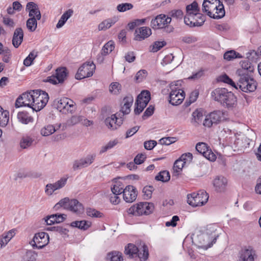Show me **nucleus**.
Instances as JSON below:
<instances>
[{"label":"nucleus","mask_w":261,"mask_h":261,"mask_svg":"<svg viewBox=\"0 0 261 261\" xmlns=\"http://www.w3.org/2000/svg\"><path fill=\"white\" fill-rule=\"evenodd\" d=\"M17 118L20 122L23 124H28L33 121V118L29 114L25 112H20L17 115Z\"/></svg>","instance_id":"58836bf2"},{"label":"nucleus","mask_w":261,"mask_h":261,"mask_svg":"<svg viewBox=\"0 0 261 261\" xmlns=\"http://www.w3.org/2000/svg\"><path fill=\"white\" fill-rule=\"evenodd\" d=\"M112 193L115 195H120L123 193V188L121 187L120 183H117L113 185L111 188Z\"/></svg>","instance_id":"bf43d9fd"},{"label":"nucleus","mask_w":261,"mask_h":261,"mask_svg":"<svg viewBox=\"0 0 261 261\" xmlns=\"http://www.w3.org/2000/svg\"><path fill=\"white\" fill-rule=\"evenodd\" d=\"M186 11L187 15H189L191 17H194V16L198 13L199 10L198 8V4L194 2L191 5H189L186 7Z\"/></svg>","instance_id":"f704fd0d"},{"label":"nucleus","mask_w":261,"mask_h":261,"mask_svg":"<svg viewBox=\"0 0 261 261\" xmlns=\"http://www.w3.org/2000/svg\"><path fill=\"white\" fill-rule=\"evenodd\" d=\"M195 21L194 25L195 27H201L204 23L205 20V16L200 13H197L194 16Z\"/></svg>","instance_id":"3c124183"},{"label":"nucleus","mask_w":261,"mask_h":261,"mask_svg":"<svg viewBox=\"0 0 261 261\" xmlns=\"http://www.w3.org/2000/svg\"><path fill=\"white\" fill-rule=\"evenodd\" d=\"M73 11L72 9H68L61 16L58 23L56 25V28L58 29L62 28L66 21L72 15Z\"/></svg>","instance_id":"7c9ffc66"},{"label":"nucleus","mask_w":261,"mask_h":261,"mask_svg":"<svg viewBox=\"0 0 261 261\" xmlns=\"http://www.w3.org/2000/svg\"><path fill=\"white\" fill-rule=\"evenodd\" d=\"M125 253L130 257H138L141 261H145L148 257L147 246L143 244L137 247L133 244H128L125 248Z\"/></svg>","instance_id":"7ed1b4c3"},{"label":"nucleus","mask_w":261,"mask_h":261,"mask_svg":"<svg viewBox=\"0 0 261 261\" xmlns=\"http://www.w3.org/2000/svg\"><path fill=\"white\" fill-rule=\"evenodd\" d=\"M107 259L110 261H123L122 254L119 251H112L107 254Z\"/></svg>","instance_id":"4c0bfd02"},{"label":"nucleus","mask_w":261,"mask_h":261,"mask_svg":"<svg viewBox=\"0 0 261 261\" xmlns=\"http://www.w3.org/2000/svg\"><path fill=\"white\" fill-rule=\"evenodd\" d=\"M23 31L21 28H16L13 33L12 44L15 48H18L23 41Z\"/></svg>","instance_id":"412c9836"},{"label":"nucleus","mask_w":261,"mask_h":261,"mask_svg":"<svg viewBox=\"0 0 261 261\" xmlns=\"http://www.w3.org/2000/svg\"><path fill=\"white\" fill-rule=\"evenodd\" d=\"M217 237L215 234L213 236H210L207 233L198 236L199 246L203 249H207L211 247L214 243H215Z\"/></svg>","instance_id":"2eb2a0df"},{"label":"nucleus","mask_w":261,"mask_h":261,"mask_svg":"<svg viewBox=\"0 0 261 261\" xmlns=\"http://www.w3.org/2000/svg\"><path fill=\"white\" fill-rule=\"evenodd\" d=\"M115 48L114 43L112 41L108 42L102 47L101 52L106 56L110 53Z\"/></svg>","instance_id":"a18cd8bd"},{"label":"nucleus","mask_w":261,"mask_h":261,"mask_svg":"<svg viewBox=\"0 0 261 261\" xmlns=\"http://www.w3.org/2000/svg\"><path fill=\"white\" fill-rule=\"evenodd\" d=\"M220 80L224 83L229 84L236 89H238L236 84L226 74H224L220 76Z\"/></svg>","instance_id":"680f3d73"},{"label":"nucleus","mask_w":261,"mask_h":261,"mask_svg":"<svg viewBox=\"0 0 261 261\" xmlns=\"http://www.w3.org/2000/svg\"><path fill=\"white\" fill-rule=\"evenodd\" d=\"M68 178V176L66 175L53 184H47L45 186V193L47 195H51L56 191L63 188L66 185Z\"/></svg>","instance_id":"9b49d317"},{"label":"nucleus","mask_w":261,"mask_h":261,"mask_svg":"<svg viewBox=\"0 0 261 261\" xmlns=\"http://www.w3.org/2000/svg\"><path fill=\"white\" fill-rule=\"evenodd\" d=\"M9 120V113L0 107V126H6Z\"/></svg>","instance_id":"72a5a7b5"},{"label":"nucleus","mask_w":261,"mask_h":261,"mask_svg":"<svg viewBox=\"0 0 261 261\" xmlns=\"http://www.w3.org/2000/svg\"><path fill=\"white\" fill-rule=\"evenodd\" d=\"M55 75L48 77L47 82L53 84L62 83L67 76V70L65 67L58 68L56 69Z\"/></svg>","instance_id":"4468645a"},{"label":"nucleus","mask_w":261,"mask_h":261,"mask_svg":"<svg viewBox=\"0 0 261 261\" xmlns=\"http://www.w3.org/2000/svg\"><path fill=\"white\" fill-rule=\"evenodd\" d=\"M26 10L29 12V16L30 18L35 17L40 20L41 17L40 11L37 4L33 2H29L27 5Z\"/></svg>","instance_id":"4be33fe9"},{"label":"nucleus","mask_w":261,"mask_h":261,"mask_svg":"<svg viewBox=\"0 0 261 261\" xmlns=\"http://www.w3.org/2000/svg\"><path fill=\"white\" fill-rule=\"evenodd\" d=\"M34 98L33 100L32 109L36 112L40 111L48 102V94L40 90H33Z\"/></svg>","instance_id":"20e7f679"},{"label":"nucleus","mask_w":261,"mask_h":261,"mask_svg":"<svg viewBox=\"0 0 261 261\" xmlns=\"http://www.w3.org/2000/svg\"><path fill=\"white\" fill-rule=\"evenodd\" d=\"M208 199V195L204 191L187 195V202L193 207L201 206L207 202Z\"/></svg>","instance_id":"423d86ee"},{"label":"nucleus","mask_w":261,"mask_h":261,"mask_svg":"<svg viewBox=\"0 0 261 261\" xmlns=\"http://www.w3.org/2000/svg\"><path fill=\"white\" fill-rule=\"evenodd\" d=\"M116 22L115 19L109 18L105 20L98 25V30H106L109 29L113 24Z\"/></svg>","instance_id":"ea45409f"},{"label":"nucleus","mask_w":261,"mask_h":261,"mask_svg":"<svg viewBox=\"0 0 261 261\" xmlns=\"http://www.w3.org/2000/svg\"><path fill=\"white\" fill-rule=\"evenodd\" d=\"M70 201H69L68 198H64L60 200V201L55 205V208L56 209H58L60 207H64L65 208L67 207V206L68 207V204Z\"/></svg>","instance_id":"0e129e2a"},{"label":"nucleus","mask_w":261,"mask_h":261,"mask_svg":"<svg viewBox=\"0 0 261 261\" xmlns=\"http://www.w3.org/2000/svg\"><path fill=\"white\" fill-rule=\"evenodd\" d=\"M141 98L144 99L143 102L148 103L150 100V94L149 91L147 90L142 91L137 97V99L139 100Z\"/></svg>","instance_id":"4d7b16f0"},{"label":"nucleus","mask_w":261,"mask_h":261,"mask_svg":"<svg viewBox=\"0 0 261 261\" xmlns=\"http://www.w3.org/2000/svg\"><path fill=\"white\" fill-rule=\"evenodd\" d=\"M95 69V65L93 62H86L79 68L75 77L77 80L90 77L93 75Z\"/></svg>","instance_id":"1a4fd4ad"},{"label":"nucleus","mask_w":261,"mask_h":261,"mask_svg":"<svg viewBox=\"0 0 261 261\" xmlns=\"http://www.w3.org/2000/svg\"><path fill=\"white\" fill-rule=\"evenodd\" d=\"M32 93L33 90L25 92L19 96L15 102L16 108H19L22 106H27L32 108L33 100L34 98V94H33Z\"/></svg>","instance_id":"f8f14e48"},{"label":"nucleus","mask_w":261,"mask_h":261,"mask_svg":"<svg viewBox=\"0 0 261 261\" xmlns=\"http://www.w3.org/2000/svg\"><path fill=\"white\" fill-rule=\"evenodd\" d=\"M243 71H237L238 75L237 87H239V89L244 92H253L256 89L257 83L254 80L252 74H246Z\"/></svg>","instance_id":"f03ea898"},{"label":"nucleus","mask_w":261,"mask_h":261,"mask_svg":"<svg viewBox=\"0 0 261 261\" xmlns=\"http://www.w3.org/2000/svg\"><path fill=\"white\" fill-rule=\"evenodd\" d=\"M180 82V81H176L170 85L171 91L170 93L169 102L173 106H177L180 104L185 98L184 91L176 87Z\"/></svg>","instance_id":"39448f33"},{"label":"nucleus","mask_w":261,"mask_h":261,"mask_svg":"<svg viewBox=\"0 0 261 261\" xmlns=\"http://www.w3.org/2000/svg\"><path fill=\"white\" fill-rule=\"evenodd\" d=\"M181 41L186 43H193L197 41L196 37L193 36H185L181 38Z\"/></svg>","instance_id":"774afa93"},{"label":"nucleus","mask_w":261,"mask_h":261,"mask_svg":"<svg viewBox=\"0 0 261 261\" xmlns=\"http://www.w3.org/2000/svg\"><path fill=\"white\" fill-rule=\"evenodd\" d=\"M224 118V113L220 110L214 111L207 115L203 120V125L205 127H211L213 125L220 123Z\"/></svg>","instance_id":"6e6552de"},{"label":"nucleus","mask_w":261,"mask_h":261,"mask_svg":"<svg viewBox=\"0 0 261 261\" xmlns=\"http://www.w3.org/2000/svg\"><path fill=\"white\" fill-rule=\"evenodd\" d=\"M175 137H166L163 138L160 140V143L162 145H169L176 141Z\"/></svg>","instance_id":"338daca9"},{"label":"nucleus","mask_w":261,"mask_h":261,"mask_svg":"<svg viewBox=\"0 0 261 261\" xmlns=\"http://www.w3.org/2000/svg\"><path fill=\"white\" fill-rule=\"evenodd\" d=\"M121 91V85L117 82L112 83L109 86V92L114 95H118Z\"/></svg>","instance_id":"c03bdc74"},{"label":"nucleus","mask_w":261,"mask_h":261,"mask_svg":"<svg viewBox=\"0 0 261 261\" xmlns=\"http://www.w3.org/2000/svg\"><path fill=\"white\" fill-rule=\"evenodd\" d=\"M224 59L230 61L233 59L238 58L236 52L234 50H229L226 51L223 56Z\"/></svg>","instance_id":"e2e57ef3"},{"label":"nucleus","mask_w":261,"mask_h":261,"mask_svg":"<svg viewBox=\"0 0 261 261\" xmlns=\"http://www.w3.org/2000/svg\"><path fill=\"white\" fill-rule=\"evenodd\" d=\"M96 155L95 154L88 155L85 158L81 159L83 167H86L91 165L94 161Z\"/></svg>","instance_id":"8fccbe9b"},{"label":"nucleus","mask_w":261,"mask_h":261,"mask_svg":"<svg viewBox=\"0 0 261 261\" xmlns=\"http://www.w3.org/2000/svg\"><path fill=\"white\" fill-rule=\"evenodd\" d=\"M87 215L92 218H101L103 214L99 211L92 208H88L86 210Z\"/></svg>","instance_id":"864d4df0"},{"label":"nucleus","mask_w":261,"mask_h":261,"mask_svg":"<svg viewBox=\"0 0 261 261\" xmlns=\"http://www.w3.org/2000/svg\"><path fill=\"white\" fill-rule=\"evenodd\" d=\"M74 101L67 97H63L58 100L57 103V108L60 112L66 113H72L74 110Z\"/></svg>","instance_id":"ddd939ff"},{"label":"nucleus","mask_w":261,"mask_h":261,"mask_svg":"<svg viewBox=\"0 0 261 261\" xmlns=\"http://www.w3.org/2000/svg\"><path fill=\"white\" fill-rule=\"evenodd\" d=\"M219 4V3L216 2L214 4H212L206 1H203L202 10L203 12H206L207 15L212 18V16H213L214 14V12L215 11V9L217 8V6Z\"/></svg>","instance_id":"bb28decb"},{"label":"nucleus","mask_w":261,"mask_h":261,"mask_svg":"<svg viewBox=\"0 0 261 261\" xmlns=\"http://www.w3.org/2000/svg\"><path fill=\"white\" fill-rule=\"evenodd\" d=\"M215 12V13L212 16V18L214 19H220L225 16V10L222 3L219 2V4H218Z\"/></svg>","instance_id":"e433bc0d"},{"label":"nucleus","mask_w":261,"mask_h":261,"mask_svg":"<svg viewBox=\"0 0 261 261\" xmlns=\"http://www.w3.org/2000/svg\"><path fill=\"white\" fill-rule=\"evenodd\" d=\"M186 162V161L181 159V156L175 162L173 166V174L174 176H177L179 175Z\"/></svg>","instance_id":"2f4dec72"},{"label":"nucleus","mask_w":261,"mask_h":261,"mask_svg":"<svg viewBox=\"0 0 261 261\" xmlns=\"http://www.w3.org/2000/svg\"><path fill=\"white\" fill-rule=\"evenodd\" d=\"M147 75V72L146 70H140L136 73L135 80L137 82H142L146 77Z\"/></svg>","instance_id":"13d9d810"},{"label":"nucleus","mask_w":261,"mask_h":261,"mask_svg":"<svg viewBox=\"0 0 261 261\" xmlns=\"http://www.w3.org/2000/svg\"><path fill=\"white\" fill-rule=\"evenodd\" d=\"M37 20L35 17H30L27 20L26 25L30 32H33L36 30L37 27Z\"/></svg>","instance_id":"79ce46f5"},{"label":"nucleus","mask_w":261,"mask_h":261,"mask_svg":"<svg viewBox=\"0 0 261 261\" xmlns=\"http://www.w3.org/2000/svg\"><path fill=\"white\" fill-rule=\"evenodd\" d=\"M166 45V42L163 41H155L152 46L151 51L154 53L161 49L163 46Z\"/></svg>","instance_id":"052dcab7"},{"label":"nucleus","mask_w":261,"mask_h":261,"mask_svg":"<svg viewBox=\"0 0 261 261\" xmlns=\"http://www.w3.org/2000/svg\"><path fill=\"white\" fill-rule=\"evenodd\" d=\"M118 143L117 139L109 141L106 145L102 146L99 151V154H102L107 150L111 149Z\"/></svg>","instance_id":"09e8293b"},{"label":"nucleus","mask_w":261,"mask_h":261,"mask_svg":"<svg viewBox=\"0 0 261 261\" xmlns=\"http://www.w3.org/2000/svg\"><path fill=\"white\" fill-rule=\"evenodd\" d=\"M215 100L228 109L233 108L237 103V98L233 93L225 88H218L212 92Z\"/></svg>","instance_id":"f257e3e1"},{"label":"nucleus","mask_w":261,"mask_h":261,"mask_svg":"<svg viewBox=\"0 0 261 261\" xmlns=\"http://www.w3.org/2000/svg\"><path fill=\"white\" fill-rule=\"evenodd\" d=\"M170 175L169 172L166 170L161 171L155 177L156 180L161 181L162 182H167L170 180Z\"/></svg>","instance_id":"a19ab883"},{"label":"nucleus","mask_w":261,"mask_h":261,"mask_svg":"<svg viewBox=\"0 0 261 261\" xmlns=\"http://www.w3.org/2000/svg\"><path fill=\"white\" fill-rule=\"evenodd\" d=\"M154 188L152 186H145L143 189V192L146 199H149L151 197L152 193Z\"/></svg>","instance_id":"69168bd1"},{"label":"nucleus","mask_w":261,"mask_h":261,"mask_svg":"<svg viewBox=\"0 0 261 261\" xmlns=\"http://www.w3.org/2000/svg\"><path fill=\"white\" fill-rule=\"evenodd\" d=\"M255 255V251L253 249H245L241 252L239 261H254Z\"/></svg>","instance_id":"393cba45"},{"label":"nucleus","mask_w":261,"mask_h":261,"mask_svg":"<svg viewBox=\"0 0 261 261\" xmlns=\"http://www.w3.org/2000/svg\"><path fill=\"white\" fill-rule=\"evenodd\" d=\"M196 151L202 154L207 160L211 161H214L216 160L215 154L212 152L211 149H209L207 144L204 142L198 143L195 147Z\"/></svg>","instance_id":"dca6fc26"},{"label":"nucleus","mask_w":261,"mask_h":261,"mask_svg":"<svg viewBox=\"0 0 261 261\" xmlns=\"http://www.w3.org/2000/svg\"><path fill=\"white\" fill-rule=\"evenodd\" d=\"M133 4L130 3H122L117 6V10L120 12H123L131 10L133 8Z\"/></svg>","instance_id":"6e6d98bb"},{"label":"nucleus","mask_w":261,"mask_h":261,"mask_svg":"<svg viewBox=\"0 0 261 261\" xmlns=\"http://www.w3.org/2000/svg\"><path fill=\"white\" fill-rule=\"evenodd\" d=\"M241 66L242 68L239 69L237 70H244L243 71L246 74H252V73L254 70V66H253L252 63H250L248 60L242 61L241 62Z\"/></svg>","instance_id":"473e14b6"},{"label":"nucleus","mask_w":261,"mask_h":261,"mask_svg":"<svg viewBox=\"0 0 261 261\" xmlns=\"http://www.w3.org/2000/svg\"><path fill=\"white\" fill-rule=\"evenodd\" d=\"M68 208L74 213L79 214L83 212V206L82 204L76 199H72L68 204Z\"/></svg>","instance_id":"c756f323"},{"label":"nucleus","mask_w":261,"mask_h":261,"mask_svg":"<svg viewBox=\"0 0 261 261\" xmlns=\"http://www.w3.org/2000/svg\"><path fill=\"white\" fill-rule=\"evenodd\" d=\"M133 97L131 95L127 96L123 99V106L121 107L122 112L124 114H128L130 111V107L133 102Z\"/></svg>","instance_id":"c85d7f7f"},{"label":"nucleus","mask_w":261,"mask_h":261,"mask_svg":"<svg viewBox=\"0 0 261 261\" xmlns=\"http://www.w3.org/2000/svg\"><path fill=\"white\" fill-rule=\"evenodd\" d=\"M83 118V117L82 116L73 115L69 118L65 123L63 124L60 123L58 125V128L62 127V129H65L68 126H71L82 121Z\"/></svg>","instance_id":"5701e85b"},{"label":"nucleus","mask_w":261,"mask_h":261,"mask_svg":"<svg viewBox=\"0 0 261 261\" xmlns=\"http://www.w3.org/2000/svg\"><path fill=\"white\" fill-rule=\"evenodd\" d=\"M169 17L170 18L172 17L173 18H175L176 19H181L183 17V12L180 9H174L171 10L169 13Z\"/></svg>","instance_id":"5fc2aeb1"},{"label":"nucleus","mask_w":261,"mask_h":261,"mask_svg":"<svg viewBox=\"0 0 261 261\" xmlns=\"http://www.w3.org/2000/svg\"><path fill=\"white\" fill-rule=\"evenodd\" d=\"M34 140L30 137H23L20 142L21 148L26 149L32 145Z\"/></svg>","instance_id":"de8ad7c7"},{"label":"nucleus","mask_w":261,"mask_h":261,"mask_svg":"<svg viewBox=\"0 0 261 261\" xmlns=\"http://www.w3.org/2000/svg\"><path fill=\"white\" fill-rule=\"evenodd\" d=\"M91 223L89 221L82 220L73 221L71 223V226L85 230L87 229L91 226Z\"/></svg>","instance_id":"c9c22d12"},{"label":"nucleus","mask_w":261,"mask_h":261,"mask_svg":"<svg viewBox=\"0 0 261 261\" xmlns=\"http://www.w3.org/2000/svg\"><path fill=\"white\" fill-rule=\"evenodd\" d=\"M250 141L251 139H249L244 134H240L236 137L234 144L239 147L246 148L249 146Z\"/></svg>","instance_id":"a878e982"},{"label":"nucleus","mask_w":261,"mask_h":261,"mask_svg":"<svg viewBox=\"0 0 261 261\" xmlns=\"http://www.w3.org/2000/svg\"><path fill=\"white\" fill-rule=\"evenodd\" d=\"M171 21L170 17H167L165 14H160L151 20V26L153 29H163Z\"/></svg>","instance_id":"f3484780"},{"label":"nucleus","mask_w":261,"mask_h":261,"mask_svg":"<svg viewBox=\"0 0 261 261\" xmlns=\"http://www.w3.org/2000/svg\"><path fill=\"white\" fill-rule=\"evenodd\" d=\"M56 131L55 127L53 125H47L44 126L41 129L40 133L43 136H48Z\"/></svg>","instance_id":"37998d69"},{"label":"nucleus","mask_w":261,"mask_h":261,"mask_svg":"<svg viewBox=\"0 0 261 261\" xmlns=\"http://www.w3.org/2000/svg\"><path fill=\"white\" fill-rule=\"evenodd\" d=\"M203 120V114L201 110H196L193 112L191 123L194 126L199 125Z\"/></svg>","instance_id":"cd10ccee"},{"label":"nucleus","mask_w":261,"mask_h":261,"mask_svg":"<svg viewBox=\"0 0 261 261\" xmlns=\"http://www.w3.org/2000/svg\"><path fill=\"white\" fill-rule=\"evenodd\" d=\"M105 123L109 129L115 130L122 124V120L118 119L115 114H113L106 118Z\"/></svg>","instance_id":"6ab92c4d"},{"label":"nucleus","mask_w":261,"mask_h":261,"mask_svg":"<svg viewBox=\"0 0 261 261\" xmlns=\"http://www.w3.org/2000/svg\"><path fill=\"white\" fill-rule=\"evenodd\" d=\"M148 103L142 102H140V100L137 99L136 102L135 103V105L136 106L134 112L135 114L139 115L140 114L144 109L146 107Z\"/></svg>","instance_id":"603ef678"},{"label":"nucleus","mask_w":261,"mask_h":261,"mask_svg":"<svg viewBox=\"0 0 261 261\" xmlns=\"http://www.w3.org/2000/svg\"><path fill=\"white\" fill-rule=\"evenodd\" d=\"M37 254L33 251H26L22 257V261H35L36 259Z\"/></svg>","instance_id":"49530a36"},{"label":"nucleus","mask_w":261,"mask_h":261,"mask_svg":"<svg viewBox=\"0 0 261 261\" xmlns=\"http://www.w3.org/2000/svg\"><path fill=\"white\" fill-rule=\"evenodd\" d=\"M151 35V29L146 27L137 28L135 32V39L138 41H141L148 37Z\"/></svg>","instance_id":"aec40b11"},{"label":"nucleus","mask_w":261,"mask_h":261,"mask_svg":"<svg viewBox=\"0 0 261 261\" xmlns=\"http://www.w3.org/2000/svg\"><path fill=\"white\" fill-rule=\"evenodd\" d=\"M227 183V179L223 176H217L213 181L214 186L216 190L218 192L223 191Z\"/></svg>","instance_id":"b1692460"},{"label":"nucleus","mask_w":261,"mask_h":261,"mask_svg":"<svg viewBox=\"0 0 261 261\" xmlns=\"http://www.w3.org/2000/svg\"><path fill=\"white\" fill-rule=\"evenodd\" d=\"M49 242V236L44 232H41L35 234L33 239L30 244L34 248L41 249Z\"/></svg>","instance_id":"9d476101"},{"label":"nucleus","mask_w":261,"mask_h":261,"mask_svg":"<svg viewBox=\"0 0 261 261\" xmlns=\"http://www.w3.org/2000/svg\"><path fill=\"white\" fill-rule=\"evenodd\" d=\"M153 210L154 204L152 203L141 202L131 206L127 212L129 214L140 216L143 214L149 215L152 213Z\"/></svg>","instance_id":"0eeeda50"},{"label":"nucleus","mask_w":261,"mask_h":261,"mask_svg":"<svg viewBox=\"0 0 261 261\" xmlns=\"http://www.w3.org/2000/svg\"><path fill=\"white\" fill-rule=\"evenodd\" d=\"M137 191L134 186L128 185L123 190L124 200L127 202H133L137 197Z\"/></svg>","instance_id":"a211bd4d"}]
</instances>
